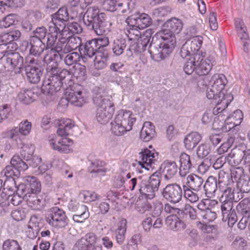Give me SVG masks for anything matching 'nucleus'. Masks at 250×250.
<instances>
[{"label":"nucleus","instance_id":"obj_1","mask_svg":"<svg viewBox=\"0 0 250 250\" xmlns=\"http://www.w3.org/2000/svg\"><path fill=\"white\" fill-rule=\"evenodd\" d=\"M62 47L57 43L54 47L46 49L43 61L46 64L47 76L43 81L42 89L51 95L61 91L63 83L70 80L71 74L66 69L59 66L58 61L63 59Z\"/></svg>","mask_w":250,"mask_h":250},{"label":"nucleus","instance_id":"obj_2","mask_svg":"<svg viewBox=\"0 0 250 250\" xmlns=\"http://www.w3.org/2000/svg\"><path fill=\"white\" fill-rule=\"evenodd\" d=\"M84 24L98 35H103L110 31L112 22L106 14L101 12L96 6L88 7L83 16Z\"/></svg>","mask_w":250,"mask_h":250},{"label":"nucleus","instance_id":"obj_3","mask_svg":"<svg viewBox=\"0 0 250 250\" xmlns=\"http://www.w3.org/2000/svg\"><path fill=\"white\" fill-rule=\"evenodd\" d=\"M200 38L186 41L180 49L179 54L183 59L190 56L183 67V70L188 75L191 74L194 71L196 72L197 65L200 61L201 55L197 53L202 45Z\"/></svg>","mask_w":250,"mask_h":250},{"label":"nucleus","instance_id":"obj_4","mask_svg":"<svg viewBox=\"0 0 250 250\" xmlns=\"http://www.w3.org/2000/svg\"><path fill=\"white\" fill-rule=\"evenodd\" d=\"M73 122L69 119H63L60 121L57 133L59 136L63 137L61 139H52L50 140L51 147L60 152L67 153L70 152V146L73 144L72 140L66 136L69 134V131L74 127Z\"/></svg>","mask_w":250,"mask_h":250},{"label":"nucleus","instance_id":"obj_5","mask_svg":"<svg viewBox=\"0 0 250 250\" xmlns=\"http://www.w3.org/2000/svg\"><path fill=\"white\" fill-rule=\"evenodd\" d=\"M93 103L98 106L96 119L101 124L107 123L112 117L115 111L114 104L108 98L97 94L93 98Z\"/></svg>","mask_w":250,"mask_h":250},{"label":"nucleus","instance_id":"obj_6","mask_svg":"<svg viewBox=\"0 0 250 250\" xmlns=\"http://www.w3.org/2000/svg\"><path fill=\"white\" fill-rule=\"evenodd\" d=\"M171 40L170 42L167 40H163L162 42H152V40L148 48L151 59L158 62L167 57L175 47L174 39Z\"/></svg>","mask_w":250,"mask_h":250},{"label":"nucleus","instance_id":"obj_7","mask_svg":"<svg viewBox=\"0 0 250 250\" xmlns=\"http://www.w3.org/2000/svg\"><path fill=\"white\" fill-rule=\"evenodd\" d=\"M31 123L27 120L21 122L19 126L14 127L7 130L3 133V137L8 138L11 140L12 145L18 146H21V140L24 137L28 135L31 129Z\"/></svg>","mask_w":250,"mask_h":250},{"label":"nucleus","instance_id":"obj_8","mask_svg":"<svg viewBox=\"0 0 250 250\" xmlns=\"http://www.w3.org/2000/svg\"><path fill=\"white\" fill-rule=\"evenodd\" d=\"M67 82V81L66 82V83H63V87L62 88V89L64 90V92L63 94L64 98L62 99V102L63 100H65L68 103H70L74 106H82L85 103V99L82 91L83 89L82 86L78 83H75L72 86H71L70 84L69 87L64 89V84L66 85Z\"/></svg>","mask_w":250,"mask_h":250},{"label":"nucleus","instance_id":"obj_9","mask_svg":"<svg viewBox=\"0 0 250 250\" xmlns=\"http://www.w3.org/2000/svg\"><path fill=\"white\" fill-rule=\"evenodd\" d=\"M11 166H6L2 171V173L8 178V182L12 185L15 184L14 177H18L21 171H24L28 168V164L24 162L19 155H14L10 162Z\"/></svg>","mask_w":250,"mask_h":250},{"label":"nucleus","instance_id":"obj_10","mask_svg":"<svg viewBox=\"0 0 250 250\" xmlns=\"http://www.w3.org/2000/svg\"><path fill=\"white\" fill-rule=\"evenodd\" d=\"M183 22L182 20L173 17L167 21L163 24V29L161 35L163 40L171 42L172 38L174 39V45L176 44L175 34H179L182 30Z\"/></svg>","mask_w":250,"mask_h":250},{"label":"nucleus","instance_id":"obj_11","mask_svg":"<svg viewBox=\"0 0 250 250\" xmlns=\"http://www.w3.org/2000/svg\"><path fill=\"white\" fill-rule=\"evenodd\" d=\"M46 222L51 227L61 229L68 225V219L65 212L57 207L50 208L45 215Z\"/></svg>","mask_w":250,"mask_h":250},{"label":"nucleus","instance_id":"obj_12","mask_svg":"<svg viewBox=\"0 0 250 250\" xmlns=\"http://www.w3.org/2000/svg\"><path fill=\"white\" fill-rule=\"evenodd\" d=\"M39 60L31 57L25 59L24 70L27 80L32 83L40 82L42 75L43 68L40 65Z\"/></svg>","mask_w":250,"mask_h":250},{"label":"nucleus","instance_id":"obj_13","mask_svg":"<svg viewBox=\"0 0 250 250\" xmlns=\"http://www.w3.org/2000/svg\"><path fill=\"white\" fill-rule=\"evenodd\" d=\"M183 190V188L178 184H169L161 191V195L167 201L175 204L182 200Z\"/></svg>","mask_w":250,"mask_h":250},{"label":"nucleus","instance_id":"obj_14","mask_svg":"<svg viewBox=\"0 0 250 250\" xmlns=\"http://www.w3.org/2000/svg\"><path fill=\"white\" fill-rule=\"evenodd\" d=\"M41 190V184L34 176H27L24 178V183L17 187L18 194L25 196L30 193H39Z\"/></svg>","mask_w":250,"mask_h":250},{"label":"nucleus","instance_id":"obj_15","mask_svg":"<svg viewBox=\"0 0 250 250\" xmlns=\"http://www.w3.org/2000/svg\"><path fill=\"white\" fill-rule=\"evenodd\" d=\"M125 21L127 25L138 27L140 29L146 28L152 23V20L148 14L138 12L129 16Z\"/></svg>","mask_w":250,"mask_h":250},{"label":"nucleus","instance_id":"obj_16","mask_svg":"<svg viewBox=\"0 0 250 250\" xmlns=\"http://www.w3.org/2000/svg\"><path fill=\"white\" fill-rule=\"evenodd\" d=\"M139 155L141 160L138 164L142 167L148 170L150 168H154L155 164L158 158V153L154 149L149 150L147 148L142 149Z\"/></svg>","mask_w":250,"mask_h":250},{"label":"nucleus","instance_id":"obj_17","mask_svg":"<svg viewBox=\"0 0 250 250\" xmlns=\"http://www.w3.org/2000/svg\"><path fill=\"white\" fill-rule=\"evenodd\" d=\"M43 194L39 193H30L25 194L24 201L32 209L37 211L42 210L46 206V202Z\"/></svg>","mask_w":250,"mask_h":250},{"label":"nucleus","instance_id":"obj_18","mask_svg":"<svg viewBox=\"0 0 250 250\" xmlns=\"http://www.w3.org/2000/svg\"><path fill=\"white\" fill-rule=\"evenodd\" d=\"M178 171V166L174 161L166 160L161 165L159 171L162 179L169 182L174 177Z\"/></svg>","mask_w":250,"mask_h":250},{"label":"nucleus","instance_id":"obj_19","mask_svg":"<svg viewBox=\"0 0 250 250\" xmlns=\"http://www.w3.org/2000/svg\"><path fill=\"white\" fill-rule=\"evenodd\" d=\"M15 147L21 148V152L22 158L26 161H29V165L33 167H35L37 165L41 163V158L38 156H33L35 151V146L32 144L24 145L21 140V146H18L16 145H13Z\"/></svg>","mask_w":250,"mask_h":250},{"label":"nucleus","instance_id":"obj_20","mask_svg":"<svg viewBox=\"0 0 250 250\" xmlns=\"http://www.w3.org/2000/svg\"><path fill=\"white\" fill-rule=\"evenodd\" d=\"M6 63L15 73L20 74L23 69V59L19 53L8 50L6 56Z\"/></svg>","mask_w":250,"mask_h":250},{"label":"nucleus","instance_id":"obj_21","mask_svg":"<svg viewBox=\"0 0 250 250\" xmlns=\"http://www.w3.org/2000/svg\"><path fill=\"white\" fill-rule=\"evenodd\" d=\"M50 25L54 26L59 30H64L66 22L69 20V14L65 7L60 8L55 13L52 14Z\"/></svg>","mask_w":250,"mask_h":250},{"label":"nucleus","instance_id":"obj_22","mask_svg":"<svg viewBox=\"0 0 250 250\" xmlns=\"http://www.w3.org/2000/svg\"><path fill=\"white\" fill-rule=\"evenodd\" d=\"M115 118L118 123L122 124L129 131L132 129L136 118L135 115L129 110H120L117 112Z\"/></svg>","mask_w":250,"mask_h":250},{"label":"nucleus","instance_id":"obj_23","mask_svg":"<svg viewBox=\"0 0 250 250\" xmlns=\"http://www.w3.org/2000/svg\"><path fill=\"white\" fill-rule=\"evenodd\" d=\"M59 41L61 43H64L66 42V43L63 49V52L66 53L76 50L78 48L80 51L83 40L78 36L73 35L68 37L67 39L62 37Z\"/></svg>","mask_w":250,"mask_h":250},{"label":"nucleus","instance_id":"obj_24","mask_svg":"<svg viewBox=\"0 0 250 250\" xmlns=\"http://www.w3.org/2000/svg\"><path fill=\"white\" fill-rule=\"evenodd\" d=\"M27 46L30 45L29 53L35 57L40 56L44 50L47 49L45 44L43 41L38 38H30L28 42H25Z\"/></svg>","mask_w":250,"mask_h":250},{"label":"nucleus","instance_id":"obj_25","mask_svg":"<svg viewBox=\"0 0 250 250\" xmlns=\"http://www.w3.org/2000/svg\"><path fill=\"white\" fill-rule=\"evenodd\" d=\"M98 52H99V50L93 39L87 41L83 40L80 50L81 56L83 55L84 57L91 58L94 56H96Z\"/></svg>","mask_w":250,"mask_h":250},{"label":"nucleus","instance_id":"obj_26","mask_svg":"<svg viewBox=\"0 0 250 250\" xmlns=\"http://www.w3.org/2000/svg\"><path fill=\"white\" fill-rule=\"evenodd\" d=\"M200 60L196 66V73L199 76L207 75L215 64V60L212 57L203 60L201 56Z\"/></svg>","mask_w":250,"mask_h":250},{"label":"nucleus","instance_id":"obj_27","mask_svg":"<svg viewBox=\"0 0 250 250\" xmlns=\"http://www.w3.org/2000/svg\"><path fill=\"white\" fill-rule=\"evenodd\" d=\"M204 180L203 178L196 174H191L187 177V182L183 185V187L193 189L194 191H200L203 186Z\"/></svg>","mask_w":250,"mask_h":250},{"label":"nucleus","instance_id":"obj_28","mask_svg":"<svg viewBox=\"0 0 250 250\" xmlns=\"http://www.w3.org/2000/svg\"><path fill=\"white\" fill-rule=\"evenodd\" d=\"M179 161L180 163L179 175L181 177H184L189 173L193 167L192 160L189 155L182 153L180 156Z\"/></svg>","mask_w":250,"mask_h":250},{"label":"nucleus","instance_id":"obj_29","mask_svg":"<svg viewBox=\"0 0 250 250\" xmlns=\"http://www.w3.org/2000/svg\"><path fill=\"white\" fill-rule=\"evenodd\" d=\"M155 126L150 122L144 123L140 131V139L144 142H148L156 136Z\"/></svg>","mask_w":250,"mask_h":250},{"label":"nucleus","instance_id":"obj_30","mask_svg":"<svg viewBox=\"0 0 250 250\" xmlns=\"http://www.w3.org/2000/svg\"><path fill=\"white\" fill-rule=\"evenodd\" d=\"M235 26L237 28L238 35L243 42L244 51L248 52L249 45V37L245 31L244 23L240 19L235 20Z\"/></svg>","mask_w":250,"mask_h":250},{"label":"nucleus","instance_id":"obj_31","mask_svg":"<svg viewBox=\"0 0 250 250\" xmlns=\"http://www.w3.org/2000/svg\"><path fill=\"white\" fill-rule=\"evenodd\" d=\"M203 188L207 197H213L216 190L219 189L216 178L213 176H209L203 185Z\"/></svg>","mask_w":250,"mask_h":250},{"label":"nucleus","instance_id":"obj_32","mask_svg":"<svg viewBox=\"0 0 250 250\" xmlns=\"http://www.w3.org/2000/svg\"><path fill=\"white\" fill-rule=\"evenodd\" d=\"M202 140L201 135L197 132H192L187 135L184 140L185 147L192 150Z\"/></svg>","mask_w":250,"mask_h":250},{"label":"nucleus","instance_id":"obj_33","mask_svg":"<svg viewBox=\"0 0 250 250\" xmlns=\"http://www.w3.org/2000/svg\"><path fill=\"white\" fill-rule=\"evenodd\" d=\"M49 32L47 34V42L45 46L47 49L54 47V44L58 38V33L64 35V30H59L55 26L49 25L48 27Z\"/></svg>","mask_w":250,"mask_h":250},{"label":"nucleus","instance_id":"obj_34","mask_svg":"<svg viewBox=\"0 0 250 250\" xmlns=\"http://www.w3.org/2000/svg\"><path fill=\"white\" fill-rule=\"evenodd\" d=\"M36 96L32 89H21L18 93L17 99L24 104H29L35 100Z\"/></svg>","mask_w":250,"mask_h":250},{"label":"nucleus","instance_id":"obj_35","mask_svg":"<svg viewBox=\"0 0 250 250\" xmlns=\"http://www.w3.org/2000/svg\"><path fill=\"white\" fill-rule=\"evenodd\" d=\"M232 100L233 96L231 94L227 93L225 94L224 91L221 92L219 99L217 103L216 107L214 108V110L216 108L218 113H221L225 109Z\"/></svg>","mask_w":250,"mask_h":250},{"label":"nucleus","instance_id":"obj_36","mask_svg":"<svg viewBox=\"0 0 250 250\" xmlns=\"http://www.w3.org/2000/svg\"><path fill=\"white\" fill-rule=\"evenodd\" d=\"M231 118L233 120L234 122L233 123H232L233 121H231L230 123L227 122L224 126H222L220 128L222 130L225 131H230L235 126L239 125L243 119V112L239 109L236 110L232 114Z\"/></svg>","mask_w":250,"mask_h":250},{"label":"nucleus","instance_id":"obj_37","mask_svg":"<svg viewBox=\"0 0 250 250\" xmlns=\"http://www.w3.org/2000/svg\"><path fill=\"white\" fill-rule=\"evenodd\" d=\"M105 163L99 160H96L90 163L88 168V171L91 174H95V176H104L107 169L104 167Z\"/></svg>","mask_w":250,"mask_h":250},{"label":"nucleus","instance_id":"obj_38","mask_svg":"<svg viewBox=\"0 0 250 250\" xmlns=\"http://www.w3.org/2000/svg\"><path fill=\"white\" fill-rule=\"evenodd\" d=\"M219 189L223 192L221 201H232L236 203L243 197V196L239 197V195L238 197H235L234 190L228 185L219 188Z\"/></svg>","mask_w":250,"mask_h":250},{"label":"nucleus","instance_id":"obj_39","mask_svg":"<svg viewBox=\"0 0 250 250\" xmlns=\"http://www.w3.org/2000/svg\"><path fill=\"white\" fill-rule=\"evenodd\" d=\"M226 76L222 74L213 75L210 81L213 88L216 89L220 92L223 91L224 88L227 83Z\"/></svg>","mask_w":250,"mask_h":250},{"label":"nucleus","instance_id":"obj_40","mask_svg":"<svg viewBox=\"0 0 250 250\" xmlns=\"http://www.w3.org/2000/svg\"><path fill=\"white\" fill-rule=\"evenodd\" d=\"M128 3H124L117 1V0H105L103 3V8L109 11L114 12L118 10L119 12H121L122 13L126 12V10L125 9H122V7L124 5L126 6Z\"/></svg>","mask_w":250,"mask_h":250},{"label":"nucleus","instance_id":"obj_41","mask_svg":"<svg viewBox=\"0 0 250 250\" xmlns=\"http://www.w3.org/2000/svg\"><path fill=\"white\" fill-rule=\"evenodd\" d=\"M96 237L94 233L92 232L88 233L78 241L73 248H86V247L93 246L96 242Z\"/></svg>","mask_w":250,"mask_h":250},{"label":"nucleus","instance_id":"obj_42","mask_svg":"<svg viewBox=\"0 0 250 250\" xmlns=\"http://www.w3.org/2000/svg\"><path fill=\"white\" fill-rule=\"evenodd\" d=\"M109 56L107 52H99L94 60V66L96 69H104L108 63Z\"/></svg>","mask_w":250,"mask_h":250},{"label":"nucleus","instance_id":"obj_43","mask_svg":"<svg viewBox=\"0 0 250 250\" xmlns=\"http://www.w3.org/2000/svg\"><path fill=\"white\" fill-rule=\"evenodd\" d=\"M236 209L238 215L249 217L250 216V199L246 198L242 200L237 205Z\"/></svg>","mask_w":250,"mask_h":250},{"label":"nucleus","instance_id":"obj_44","mask_svg":"<svg viewBox=\"0 0 250 250\" xmlns=\"http://www.w3.org/2000/svg\"><path fill=\"white\" fill-rule=\"evenodd\" d=\"M126 220L121 218L118 224V228L115 231V237L117 243L122 244L125 240V234L126 230Z\"/></svg>","mask_w":250,"mask_h":250},{"label":"nucleus","instance_id":"obj_45","mask_svg":"<svg viewBox=\"0 0 250 250\" xmlns=\"http://www.w3.org/2000/svg\"><path fill=\"white\" fill-rule=\"evenodd\" d=\"M236 187L240 191L241 196L243 193H248L250 191V177L248 176H243L239 177L237 181Z\"/></svg>","mask_w":250,"mask_h":250},{"label":"nucleus","instance_id":"obj_46","mask_svg":"<svg viewBox=\"0 0 250 250\" xmlns=\"http://www.w3.org/2000/svg\"><path fill=\"white\" fill-rule=\"evenodd\" d=\"M155 192L154 189L148 184L147 180L144 179L142 187L140 188L139 193L142 195H144L146 199H152L155 197Z\"/></svg>","mask_w":250,"mask_h":250},{"label":"nucleus","instance_id":"obj_47","mask_svg":"<svg viewBox=\"0 0 250 250\" xmlns=\"http://www.w3.org/2000/svg\"><path fill=\"white\" fill-rule=\"evenodd\" d=\"M135 207L138 212L143 214L151 210L152 206L146 198L144 199L143 197H139L136 202Z\"/></svg>","mask_w":250,"mask_h":250},{"label":"nucleus","instance_id":"obj_48","mask_svg":"<svg viewBox=\"0 0 250 250\" xmlns=\"http://www.w3.org/2000/svg\"><path fill=\"white\" fill-rule=\"evenodd\" d=\"M126 47V40L125 39H120L114 40L113 43L112 50L116 56H120L123 54Z\"/></svg>","mask_w":250,"mask_h":250},{"label":"nucleus","instance_id":"obj_49","mask_svg":"<svg viewBox=\"0 0 250 250\" xmlns=\"http://www.w3.org/2000/svg\"><path fill=\"white\" fill-rule=\"evenodd\" d=\"M235 138L234 136H230L228 135L225 136L222 141L224 142L222 144L221 146L218 148L217 152L219 154H223L227 152L228 149L232 146Z\"/></svg>","mask_w":250,"mask_h":250},{"label":"nucleus","instance_id":"obj_50","mask_svg":"<svg viewBox=\"0 0 250 250\" xmlns=\"http://www.w3.org/2000/svg\"><path fill=\"white\" fill-rule=\"evenodd\" d=\"M181 213L185 215L188 216L189 218L192 220L198 219V213L195 208L191 206L189 204H186L184 207L181 209Z\"/></svg>","mask_w":250,"mask_h":250},{"label":"nucleus","instance_id":"obj_51","mask_svg":"<svg viewBox=\"0 0 250 250\" xmlns=\"http://www.w3.org/2000/svg\"><path fill=\"white\" fill-rule=\"evenodd\" d=\"M81 56L80 53L72 52L67 54L63 59L64 63L67 66H71L73 64L76 65L80 61Z\"/></svg>","mask_w":250,"mask_h":250},{"label":"nucleus","instance_id":"obj_52","mask_svg":"<svg viewBox=\"0 0 250 250\" xmlns=\"http://www.w3.org/2000/svg\"><path fill=\"white\" fill-rule=\"evenodd\" d=\"M74 68L73 75L79 79L80 81H84L86 79V67L80 63L77 64L73 66Z\"/></svg>","mask_w":250,"mask_h":250},{"label":"nucleus","instance_id":"obj_53","mask_svg":"<svg viewBox=\"0 0 250 250\" xmlns=\"http://www.w3.org/2000/svg\"><path fill=\"white\" fill-rule=\"evenodd\" d=\"M161 179L160 172L156 171L149 177V180L147 181L148 184L157 191L160 185Z\"/></svg>","mask_w":250,"mask_h":250},{"label":"nucleus","instance_id":"obj_54","mask_svg":"<svg viewBox=\"0 0 250 250\" xmlns=\"http://www.w3.org/2000/svg\"><path fill=\"white\" fill-rule=\"evenodd\" d=\"M112 133L116 136L123 135L125 132L129 131L121 124L118 123L115 118L114 122L111 123Z\"/></svg>","mask_w":250,"mask_h":250},{"label":"nucleus","instance_id":"obj_55","mask_svg":"<svg viewBox=\"0 0 250 250\" xmlns=\"http://www.w3.org/2000/svg\"><path fill=\"white\" fill-rule=\"evenodd\" d=\"M128 27L125 32L126 36L129 41H135L139 39V38L141 35V32L139 28L135 26H132L128 25Z\"/></svg>","mask_w":250,"mask_h":250},{"label":"nucleus","instance_id":"obj_56","mask_svg":"<svg viewBox=\"0 0 250 250\" xmlns=\"http://www.w3.org/2000/svg\"><path fill=\"white\" fill-rule=\"evenodd\" d=\"M211 150V146L209 144H201L198 146L196 150L198 157L201 159L205 158L210 153Z\"/></svg>","mask_w":250,"mask_h":250},{"label":"nucleus","instance_id":"obj_57","mask_svg":"<svg viewBox=\"0 0 250 250\" xmlns=\"http://www.w3.org/2000/svg\"><path fill=\"white\" fill-rule=\"evenodd\" d=\"M22 200H24V196L18 194L17 190L16 194H8L7 197H5L7 205H9L10 202L14 206H18L22 202Z\"/></svg>","mask_w":250,"mask_h":250},{"label":"nucleus","instance_id":"obj_58","mask_svg":"<svg viewBox=\"0 0 250 250\" xmlns=\"http://www.w3.org/2000/svg\"><path fill=\"white\" fill-rule=\"evenodd\" d=\"M142 176L132 178L128 182L129 188L131 191L136 190L140 192V188L144 181Z\"/></svg>","mask_w":250,"mask_h":250},{"label":"nucleus","instance_id":"obj_59","mask_svg":"<svg viewBox=\"0 0 250 250\" xmlns=\"http://www.w3.org/2000/svg\"><path fill=\"white\" fill-rule=\"evenodd\" d=\"M184 197L191 203H194L198 201L199 197L198 195L194 192V190L183 187Z\"/></svg>","mask_w":250,"mask_h":250},{"label":"nucleus","instance_id":"obj_60","mask_svg":"<svg viewBox=\"0 0 250 250\" xmlns=\"http://www.w3.org/2000/svg\"><path fill=\"white\" fill-rule=\"evenodd\" d=\"M93 40L99 50V52H107L105 50L104 47L109 44V39L108 37L101 36L98 38L93 39Z\"/></svg>","mask_w":250,"mask_h":250},{"label":"nucleus","instance_id":"obj_61","mask_svg":"<svg viewBox=\"0 0 250 250\" xmlns=\"http://www.w3.org/2000/svg\"><path fill=\"white\" fill-rule=\"evenodd\" d=\"M2 249L3 250H22L16 240L11 239H8L3 242Z\"/></svg>","mask_w":250,"mask_h":250},{"label":"nucleus","instance_id":"obj_62","mask_svg":"<svg viewBox=\"0 0 250 250\" xmlns=\"http://www.w3.org/2000/svg\"><path fill=\"white\" fill-rule=\"evenodd\" d=\"M151 39L149 33L146 32V34L141 35L138 39V46L142 50H145L147 47Z\"/></svg>","mask_w":250,"mask_h":250},{"label":"nucleus","instance_id":"obj_63","mask_svg":"<svg viewBox=\"0 0 250 250\" xmlns=\"http://www.w3.org/2000/svg\"><path fill=\"white\" fill-rule=\"evenodd\" d=\"M82 27L79 23L76 22H72L67 24L64 33L67 31H70L72 33L79 34L82 32Z\"/></svg>","mask_w":250,"mask_h":250},{"label":"nucleus","instance_id":"obj_64","mask_svg":"<svg viewBox=\"0 0 250 250\" xmlns=\"http://www.w3.org/2000/svg\"><path fill=\"white\" fill-rule=\"evenodd\" d=\"M15 22V16L13 14H9L0 20V27L7 28L14 24Z\"/></svg>","mask_w":250,"mask_h":250}]
</instances>
